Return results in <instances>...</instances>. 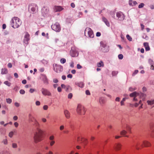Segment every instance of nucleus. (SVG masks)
<instances>
[{"label":"nucleus","mask_w":154,"mask_h":154,"mask_svg":"<svg viewBox=\"0 0 154 154\" xmlns=\"http://www.w3.org/2000/svg\"><path fill=\"white\" fill-rule=\"evenodd\" d=\"M43 134V131L37 128L33 137L35 143H37L41 141L42 140Z\"/></svg>","instance_id":"obj_1"},{"label":"nucleus","mask_w":154,"mask_h":154,"mask_svg":"<svg viewBox=\"0 0 154 154\" xmlns=\"http://www.w3.org/2000/svg\"><path fill=\"white\" fill-rule=\"evenodd\" d=\"M11 25L13 28L15 29L18 28L21 24V20L17 17H14L10 22Z\"/></svg>","instance_id":"obj_2"},{"label":"nucleus","mask_w":154,"mask_h":154,"mask_svg":"<svg viewBox=\"0 0 154 154\" xmlns=\"http://www.w3.org/2000/svg\"><path fill=\"white\" fill-rule=\"evenodd\" d=\"M130 96L131 97H134L133 101H136L138 100V98L141 99L143 100H144L146 97V95L141 93H137L136 92H134L130 94Z\"/></svg>","instance_id":"obj_3"},{"label":"nucleus","mask_w":154,"mask_h":154,"mask_svg":"<svg viewBox=\"0 0 154 154\" xmlns=\"http://www.w3.org/2000/svg\"><path fill=\"white\" fill-rule=\"evenodd\" d=\"M149 142L146 141H144L141 142H135L133 144V146L135 147L136 149H139V146L148 147L150 146Z\"/></svg>","instance_id":"obj_4"},{"label":"nucleus","mask_w":154,"mask_h":154,"mask_svg":"<svg viewBox=\"0 0 154 154\" xmlns=\"http://www.w3.org/2000/svg\"><path fill=\"white\" fill-rule=\"evenodd\" d=\"M29 122L30 123H33L34 125L36 127L39 126V123L34 117L32 114L30 113L28 115Z\"/></svg>","instance_id":"obj_5"},{"label":"nucleus","mask_w":154,"mask_h":154,"mask_svg":"<svg viewBox=\"0 0 154 154\" xmlns=\"http://www.w3.org/2000/svg\"><path fill=\"white\" fill-rule=\"evenodd\" d=\"M76 111L78 114L80 115H85L86 110L85 109L81 104H78L77 108Z\"/></svg>","instance_id":"obj_6"},{"label":"nucleus","mask_w":154,"mask_h":154,"mask_svg":"<svg viewBox=\"0 0 154 154\" xmlns=\"http://www.w3.org/2000/svg\"><path fill=\"white\" fill-rule=\"evenodd\" d=\"M41 12L42 16L44 17H48L50 15L49 8L47 7H43L42 9Z\"/></svg>","instance_id":"obj_7"},{"label":"nucleus","mask_w":154,"mask_h":154,"mask_svg":"<svg viewBox=\"0 0 154 154\" xmlns=\"http://www.w3.org/2000/svg\"><path fill=\"white\" fill-rule=\"evenodd\" d=\"M85 35L86 36L87 34L88 36L91 38H93L94 36L93 32L92 30L90 28L87 27L85 31Z\"/></svg>","instance_id":"obj_8"},{"label":"nucleus","mask_w":154,"mask_h":154,"mask_svg":"<svg viewBox=\"0 0 154 154\" xmlns=\"http://www.w3.org/2000/svg\"><path fill=\"white\" fill-rule=\"evenodd\" d=\"M51 27L53 30L57 32H59L61 30L60 24L58 23H56L52 24L51 26Z\"/></svg>","instance_id":"obj_9"},{"label":"nucleus","mask_w":154,"mask_h":154,"mask_svg":"<svg viewBox=\"0 0 154 154\" xmlns=\"http://www.w3.org/2000/svg\"><path fill=\"white\" fill-rule=\"evenodd\" d=\"M54 70L57 73L60 72L63 70V67L61 65L55 64L54 66Z\"/></svg>","instance_id":"obj_10"},{"label":"nucleus","mask_w":154,"mask_h":154,"mask_svg":"<svg viewBox=\"0 0 154 154\" xmlns=\"http://www.w3.org/2000/svg\"><path fill=\"white\" fill-rule=\"evenodd\" d=\"M70 55L72 57H76L78 56V53L77 49L73 47L71 48V50L70 51Z\"/></svg>","instance_id":"obj_11"},{"label":"nucleus","mask_w":154,"mask_h":154,"mask_svg":"<svg viewBox=\"0 0 154 154\" xmlns=\"http://www.w3.org/2000/svg\"><path fill=\"white\" fill-rule=\"evenodd\" d=\"M118 20H122L125 18V16L121 12H117L116 14Z\"/></svg>","instance_id":"obj_12"},{"label":"nucleus","mask_w":154,"mask_h":154,"mask_svg":"<svg viewBox=\"0 0 154 154\" xmlns=\"http://www.w3.org/2000/svg\"><path fill=\"white\" fill-rule=\"evenodd\" d=\"M41 91L42 94L44 95L51 96V93L46 89L42 88Z\"/></svg>","instance_id":"obj_13"},{"label":"nucleus","mask_w":154,"mask_h":154,"mask_svg":"<svg viewBox=\"0 0 154 154\" xmlns=\"http://www.w3.org/2000/svg\"><path fill=\"white\" fill-rule=\"evenodd\" d=\"M62 7L60 6H55L54 8V11L55 12H60L63 9Z\"/></svg>","instance_id":"obj_14"},{"label":"nucleus","mask_w":154,"mask_h":154,"mask_svg":"<svg viewBox=\"0 0 154 154\" xmlns=\"http://www.w3.org/2000/svg\"><path fill=\"white\" fill-rule=\"evenodd\" d=\"M29 40V35L28 34H26L24 36L23 42L25 44H28V41Z\"/></svg>","instance_id":"obj_15"},{"label":"nucleus","mask_w":154,"mask_h":154,"mask_svg":"<svg viewBox=\"0 0 154 154\" xmlns=\"http://www.w3.org/2000/svg\"><path fill=\"white\" fill-rule=\"evenodd\" d=\"M121 146V144L119 143H117L115 144L114 148L116 151H117L120 149Z\"/></svg>","instance_id":"obj_16"},{"label":"nucleus","mask_w":154,"mask_h":154,"mask_svg":"<svg viewBox=\"0 0 154 154\" xmlns=\"http://www.w3.org/2000/svg\"><path fill=\"white\" fill-rule=\"evenodd\" d=\"M32 7H31V9L32 12H35L36 10H38V7L36 4H33L32 5Z\"/></svg>","instance_id":"obj_17"},{"label":"nucleus","mask_w":154,"mask_h":154,"mask_svg":"<svg viewBox=\"0 0 154 154\" xmlns=\"http://www.w3.org/2000/svg\"><path fill=\"white\" fill-rule=\"evenodd\" d=\"M106 102V100L105 98L103 97H100L99 99V103L100 104L103 105Z\"/></svg>","instance_id":"obj_18"},{"label":"nucleus","mask_w":154,"mask_h":154,"mask_svg":"<svg viewBox=\"0 0 154 154\" xmlns=\"http://www.w3.org/2000/svg\"><path fill=\"white\" fill-rule=\"evenodd\" d=\"M42 78L44 83L46 84H48V79L46 76L45 75H42Z\"/></svg>","instance_id":"obj_19"},{"label":"nucleus","mask_w":154,"mask_h":154,"mask_svg":"<svg viewBox=\"0 0 154 154\" xmlns=\"http://www.w3.org/2000/svg\"><path fill=\"white\" fill-rule=\"evenodd\" d=\"M137 4V2L135 1H133L132 0H129V4L131 6H134Z\"/></svg>","instance_id":"obj_20"},{"label":"nucleus","mask_w":154,"mask_h":154,"mask_svg":"<svg viewBox=\"0 0 154 154\" xmlns=\"http://www.w3.org/2000/svg\"><path fill=\"white\" fill-rule=\"evenodd\" d=\"M64 114L67 119H69L70 118V113L68 110H65L64 111Z\"/></svg>","instance_id":"obj_21"},{"label":"nucleus","mask_w":154,"mask_h":154,"mask_svg":"<svg viewBox=\"0 0 154 154\" xmlns=\"http://www.w3.org/2000/svg\"><path fill=\"white\" fill-rule=\"evenodd\" d=\"M8 72V70L6 68H2L1 70V74L2 75L7 74Z\"/></svg>","instance_id":"obj_22"},{"label":"nucleus","mask_w":154,"mask_h":154,"mask_svg":"<svg viewBox=\"0 0 154 154\" xmlns=\"http://www.w3.org/2000/svg\"><path fill=\"white\" fill-rule=\"evenodd\" d=\"M144 46L145 47L146 51H149L150 50V47L149 46L148 43L144 42L143 44Z\"/></svg>","instance_id":"obj_23"},{"label":"nucleus","mask_w":154,"mask_h":154,"mask_svg":"<svg viewBox=\"0 0 154 154\" xmlns=\"http://www.w3.org/2000/svg\"><path fill=\"white\" fill-rule=\"evenodd\" d=\"M147 102L148 105L152 106V107L154 106V100H148L147 101Z\"/></svg>","instance_id":"obj_24"},{"label":"nucleus","mask_w":154,"mask_h":154,"mask_svg":"<svg viewBox=\"0 0 154 154\" xmlns=\"http://www.w3.org/2000/svg\"><path fill=\"white\" fill-rule=\"evenodd\" d=\"M102 20L108 26H110V24L109 21L107 20L106 19L105 17H103L102 18Z\"/></svg>","instance_id":"obj_25"},{"label":"nucleus","mask_w":154,"mask_h":154,"mask_svg":"<svg viewBox=\"0 0 154 154\" xmlns=\"http://www.w3.org/2000/svg\"><path fill=\"white\" fill-rule=\"evenodd\" d=\"M75 85L78 86L79 87L81 88H82L84 86V84L83 82H76L75 83Z\"/></svg>","instance_id":"obj_26"},{"label":"nucleus","mask_w":154,"mask_h":154,"mask_svg":"<svg viewBox=\"0 0 154 154\" xmlns=\"http://www.w3.org/2000/svg\"><path fill=\"white\" fill-rule=\"evenodd\" d=\"M97 66L98 67H100L101 66L103 67L104 66V64L103 62L101 61L97 63Z\"/></svg>","instance_id":"obj_27"},{"label":"nucleus","mask_w":154,"mask_h":154,"mask_svg":"<svg viewBox=\"0 0 154 154\" xmlns=\"http://www.w3.org/2000/svg\"><path fill=\"white\" fill-rule=\"evenodd\" d=\"M82 143L84 145H86L88 143V141L87 139L83 138L82 140Z\"/></svg>","instance_id":"obj_28"},{"label":"nucleus","mask_w":154,"mask_h":154,"mask_svg":"<svg viewBox=\"0 0 154 154\" xmlns=\"http://www.w3.org/2000/svg\"><path fill=\"white\" fill-rule=\"evenodd\" d=\"M127 133V132L125 131V130H123L122 131L121 133V134L122 135H123V136H124L125 137H128V136L127 135H125Z\"/></svg>","instance_id":"obj_29"},{"label":"nucleus","mask_w":154,"mask_h":154,"mask_svg":"<svg viewBox=\"0 0 154 154\" xmlns=\"http://www.w3.org/2000/svg\"><path fill=\"white\" fill-rule=\"evenodd\" d=\"M65 89L66 91L69 92L71 91V88L70 86L67 85L66 86Z\"/></svg>","instance_id":"obj_30"},{"label":"nucleus","mask_w":154,"mask_h":154,"mask_svg":"<svg viewBox=\"0 0 154 154\" xmlns=\"http://www.w3.org/2000/svg\"><path fill=\"white\" fill-rule=\"evenodd\" d=\"M0 154H11V153L8 151L4 150L1 152Z\"/></svg>","instance_id":"obj_31"},{"label":"nucleus","mask_w":154,"mask_h":154,"mask_svg":"<svg viewBox=\"0 0 154 154\" xmlns=\"http://www.w3.org/2000/svg\"><path fill=\"white\" fill-rule=\"evenodd\" d=\"M4 83L8 86H10L11 84V82H9L8 81H6L4 82Z\"/></svg>","instance_id":"obj_32"},{"label":"nucleus","mask_w":154,"mask_h":154,"mask_svg":"<svg viewBox=\"0 0 154 154\" xmlns=\"http://www.w3.org/2000/svg\"><path fill=\"white\" fill-rule=\"evenodd\" d=\"M101 49L102 51L103 52H106L109 51L108 49L107 48V47L105 48H101Z\"/></svg>","instance_id":"obj_33"},{"label":"nucleus","mask_w":154,"mask_h":154,"mask_svg":"<svg viewBox=\"0 0 154 154\" xmlns=\"http://www.w3.org/2000/svg\"><path fill=\"white\" fill-rule=\"evenodd\" d=\"M55 141H49V143L50 146H52L55 143Z\"/></svg>","instance_id":"obj_34"},{"label":"nucleus","mask_w":154,"mask_h":154,"mask_svg":"<svg viewBox=\"0 0 154 154\" xmlns=\"http://www.w3.org/2000/svg\"><path fill=\"white\" fill-rule=\"evenodd\" d=\"M6 101L7 103L10 104L11 103L12 100L10 98H7L6 99Z\"/></svg>","instance_id":"obj_35"},{"label":"nucleus","mask_w":154,"mask_h":154,"mask_svg":"<svg viewBox=\"0 0 154 154\" xmlns=\"http://www.w3.org/2000/svg\"><path fill=\"white\" fill-rule=\"evenodd\" d=\"M118 73V71H113L112 72V75L113 76H116Z\"/></svg>","instance_id":"obj_36"},{"label":"nucleus","mask_w":154,"mask_h":154,"mask_svg":"<svg viewBox=\"0 0 154 154\" xmlns=\"http://www.w3.org/2000/svg\"><path fill=\"white\" fill-rule=\"evenodd\" d=\"M54 137L53 135H51L49 137L50 141H54Z\"/></svg>","instance_id":"obj_37"},{"label":"nucleus","mask_w":154,"mask_h":154,"mask_svg":"<svg viewBox=\"0 0 154 154\" xmlns=\"http://www.w3.org/2000/svg\"><path fill=\"white\" fill-rule=\"evenodd\" d=\"M144 6V4L143 3H141L138 6L139 8H142Z\"/></svg>","instance_id":"obj_38"},{"label":"nucleus","mask_w":154,"mask_h":154,"mask_svg":"<svg viewBox=\"0 0 154 154\" xmlns=\"http://www.w3.org/2000/svg\"><path fill=\"white\" fill-rule=\"evenodd\" d=\"M126 37L127 39L129 41H132V38L129 35H126Z\"/></svg>","instance_id":"obj_39"},{"label":"nucleus","mask_w":154,"mask_h":154,"mask_svg":"<svg viewBox=\"0 0 154 154\" xmlns=\"http://www.w3.org/2000/svg\"><path fill=\"white\" fill-rule=\"evenodd\" d=\"M14 134L13 131H11L9 133L8 136L10 137L11 138L13 137Z\"/></svg>","instance_id":"obj_40"},{"label":"nucleus","mask_w":154,"mask_h":154,"mask_svg":"<svg viewBox=\"0 0 154 154\" xmlns=\"http://www.w3.org/2000/svg\"><path fill=\"white\" fill-rule=\"evenodd\" d=\"M12 146L13 148H16L17 147V145L16 143H13L12 144Z\"/></svg>","instance_id":"obj_41"},{"label":"nucleus","mask_w":154,"mask_h":154,"mask_svg":"<svg viewBox=\"0 0 154 154\" xmlns=\"http://www.w3.org/2000/svg\"><path fill=\"white\" fill-rule=\"evenodd\" d=\"M101 46L102 47V48H105L106 47V45L104 43H103L101 42Z\"/></svg>","instance_id":"obj_42"},{"label":"nucleus","mask_w":154,"mask_h":154,"mask_svg":"<svg viewBox=\"0 0 154 154\" xmlns=\"http://www.w3.org/2000/svg\"><path fill=\"white\" fill-rule=\"evenodd\" d=\"M66 62V60L64 58H62L61 60H60V62L62 63H64Z\"/></svg>","instance_id":"obj_43"},{"label":"nucleus","mask_w":154,"mask_h":154,"mask_svg":"<svg viewBox=\"0 0 154 154\" xmlns=\"http://www.w3.org/2000/svg\"><path fill=\"white\" fill-rule=\"evenodd\" d=\"M65 128V126L64 125H62L61 126H60V131H63V130Z\"/></svg>","instance_id":"obj_44"},{"label":"nucleus","mask_w":154,"mask_h":154,"mask_svg":"<svg viewBox=\"0 0 154 154\" xmlns=\"http://www.w3.org/2000/svg\"><path fill=\"white\" fill-rule=\"evenodd\" d=\"M25 91L24 90L21 89L20 91V93L21 94H24L25 93Z\"/></svg>","instance_id":"obj_45"},{"label":"nucleus","mask_w":154,"mask_h":154,"mask_svg":"<svg viewBox=\"0 0 154 154\" xmlns=\"http://www.w3.org/2000/svg\"><path fill=\"white\" fill-rule=\"evenodd\" d=\"M123 56L122 54H119L118 55V58L120 59H122L123 58Z\"/></svg>","instance_id":"obj_46"},{"label":"nucleus","mask_w":154,"mask_h":154,"mask_svg":"<svg viewBox=\"0 0 154 154\" xmlns=\"http://www.w3.org/2000/svg\"><path fill=\"white\" fill-rule=\"evenodd\" d=\"M138 72V70H135L134 71V72H133V74H132V76H134Z\"/></svg>","instance_id":"obj_47"},{"label":"nucleus","mask_w":154,"mask_h":154,"mask_svg":"<svg viewBox=\"0 0 154 154\" xmlns=\"http://www.w3.org/2000/svg\"><path fill=\"white\" fill-rule=\"evenodd\" d=\"M3 143L5 144H8V141L6 139H4L3 141Z\"/></svg>","instance_id":"obj_48"},{"label":"nucleus","mask_w":154,"mask_h":154,"mask_svg":"<svg viewBox=\"0 0 154 154\" xmlns=\"http://www.w3.org/2000/svg\"><path fill=\"white\" fill-rule=\"evenodd\" d=\"M72 93H69V94L68 96V97L69 99H71L72 98Z\"/></svg>","instance_id":"obj_49"},{"label":"nucleus","mask_w":154,"mask_h":154,"mask_svg":"<svg viewBox=\"0 0 154 154\" xmlns=\"http://www.w3.org/2000/svg\"><path fill=\"white\" fill-rule=\"evenodd\" d=\"M143 38L147 40L148 39V37L146 34H144L143 36Z\"/></svg>","instance_id":"obj_50"},{"label":"nucleus","mask_w":154,"mask_h":154,"mask_svg":"<svg viewBox=\"0 0 154 154\" xmlns=\"http://www.w3.org/2000/svg\"><path fill=\"white\" fill-rule=\"evenodd\" d=\"M53 82L55 83H57L58 82V80L56 78H54L53 79Z\"/></svg>","instance_id":"obj_51"},{"label":"nucleus","mask_w":154,"mask_h":154,"mask_svg":"<svg viewBox=\"0 0 154 154\" xmlns=\"http://www.w3.org/2000/svg\"><path fill=\"white\" fill-rule=\"evenodd\" d=\"M48 108V106L47 105H44L43 107V108L45 110H47Z\"/></svg>","instance_id":"obj_52"},{"label":"nucleus","mask_w":154,"mask_h":154,"mask_svg":"<svg viewBox=\"0 0 154 154\" xmlns=\"http://www.w3.org/2000/svg\"><path fill=\"white\" fill-rule=\"evenodd\" d=\"M136 89L135 88H133L132 87H130L129 88V90L130 91H132Z\"/></svg>","instance_id":"obj_53"},{"label":"nucleus","mask_w":154,"mask_h":154,"mask_svg":"<svg viewBox=\"0 0 154 154\" xmlns=\"http://www.w3.org/2000/svg\"><path fill=\"white\" fill-rule=\"evenodd\" d=\"M8 66L9 68H11L12 67V65L11 63H9L8 64Z\"/></svg>","instance_id":"obj_54"},{"label":"nucleus","mask_w":154,"mask_h":154,"mask_svg":"<svg viewBox=\"0 0 154 154\" xmlns=\"http://www.w3.org/2000/svg\"><path fill=\"white\" fill-rule=\"evenodd\" d=\"M35 104L36 106H39L40 105V102L38 101H37L35 102Z\"/></svg>","instance_id":"obj_55"},{"label":"nucleus","mask_w":154,"mask_h":154,"mask_svg":"<svg viewBox=\"0 0 154 154\" xmlns=\"http://www.w3.org/2000/svg\"><path fill=\"white\" fill-rule=\"evenodd\" d=\"M86 94L87 95H90V93L89 90H87L85 91Z\"/></svg>","instance_id":"obj_56"},{"label":"nucleus","mask_w":154,"mask_h":154,"mask_svg":"<svg viewBox=\"0 0 154 154\" xmlns=\"http://www.w3.org/2000/svg\"><path fill=\"white\" fill-rule=\"evenodd\" d=\"M35 91V89H34L31 88L29 90V92L31 93H33Z\"/></svg>","instance_id":"obj_57"},{"label":"nucleus","mask_w":154,"mask_h":154,"mask_svg":"<svg viewBox=\"0 0 154 154\" xmlns=\"http://www.w3.org/2000/svg\"><path fill=\"white\" fill-rule=\"evenodd\" d=\"M14 105L15 106L17 107H18L19 106H20V104L17 102L15 103H14Z\"/></svg>","instance_id":"obj_58"},{"label":"nucleus","mask_w":154,"mask_h":154,"mask_svg":"<svg viewBox=\"0 0 154 154\" xmlns=\"http://www.w3.org/2000/svg\"><path fill=\"white\" fill-rule=\"evenodd\" d=\"M77 68L78 69H80L82 68V66L79 64H78L77 66Z\"/></svg>","instance_id":"obj_59"},{"label":"nucleus","mask_w":154,"mask_h":154,"mask_svg":"<svg viewBox=\"0 0 154 154\" xmlns=\"http://www.w3.org/2000/svg\"><path fill=\"white\" fill-rule=\"evenodd\" d=\"M14 125L15 126V127L16 128H17L18 125H19V124L17 122H15L14 123Z\"/></svg>","instance_id":"obj_60"},{"label":"nucleus","mask_w":154,"mask_h":154,"mask_svg":"<svg viewBox=\"0 0 154 154\" xmlns=\"http://www.w3.org/2000/svg\"><path fill=\"white\" fill-rule=\"evenodd\" d=\"M149 62L150 65L153 64V61L151 59H149Z\"/></svg>","instance_id":"obj_61"},{"label":"nucleus","mask_w":154,"mask_h":154,"mask_svg":"<svg viewBox=\"0 0 154 154\" xmlns=\"http://www.w3.org/2000/svg\"><path fill=\"white\" fill-rule=\"evenodd\" d=\"M67 77L68 78H69L71 79L72 77V75H71V74H68L67 75Z\"/></svg>","instance_id":"obj_62"},{"label":"nucleus","mask_w":154,"mask_h":154,"mask_svg":"<svg viewBox=\"0 0 154 154\" xmlns=\"http://www.w3.org/2000/svg\"><path fill=\"white\" fill-rule=\"evenodd\" d=\"M57 90L59 92H61L62 91V89L61 87H59L57 88Z\"/></svg>","instance_id":"obj_63"},{"label":"nucleus","mask_w":154,"mask_h":154,"mask_svg":"<svg viewBox=\"0 0 154 154\" xmlns=\"http://www.w3.org/2000/svg\"><path fill=\"white\" fill-rule=\"evenodd\" d=\"M13 119L14 120L16 121L18 119V117L17 116H15L13 117Z\"/></svg>","instance_id":"obj_64"}]
</instances>
